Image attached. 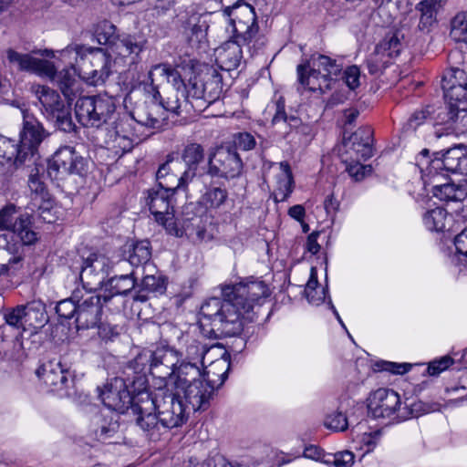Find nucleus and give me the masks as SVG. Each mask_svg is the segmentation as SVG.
Segmentation results:
<instances>
[{
  "instance_id": "obj_59",
  "label": "nucleus",
  "mask_w": 467,
  "mask_h": 467,
  "mask_svg": "<svg viewBox=\"0 0 467 467\" xmlns=\"http://www.w3.org/2000/svg\"><path fill=\"white\" fill-rule=\"evenodd\" d=\"M160 110L159 106H152L149 109L148 113L145 117H141L138 121L141 124L153 129H159L161 127L165 118L156 116L155 113Z\"/></svg>"
},
{
  "instance_id": "obj_46",
  "label": "nucleus",
  "mask_w": 467,
  "mask_h": 467,
  "mask_svg": "<svg viewBox=\"0 0 467 467\" xmlns=\"http://www.w3.org/2000/svg\"><path fill=\"white\" fill-rule=\"evenodd\" d=\"M24 305H18L15 307L7 308L4 312V319L6 325L16 329L19 335L26 331L25 320Z\"/></svg>"
},
{
  "instance_id": "obj_12",
  "label": "nucleus",
  "mask_w": 467,
  "mask_h": 467,
  "mask_svg": "<svg viewBox=\"0 0 467 467\" xmlns=\"http://www.w3.org/2000/svg\"><path fill=\"white\" fill-rule=\"evenodd\" d=\"M114 112L115 104L109 97H81L75 105L76 117L86 127H100L111 119Z\"/></svg>"
},
{
  "instance_id": "obj_30",
  "label": "nucleus",
  "mask_w": 467,
  "mask_h": 467,
  "mask_svg": "<svg viewBox=\"0 0 467 467\" xmlns=\"http://www.w3.org/2000/svg\"><path fill=\"white\" fill-rule=\"evenodd\" d=\"M145 39L142 36L122 35L118 37L113 45L112 53L122 58H130V63L133 64L140 53L145 47Z\"/></svg>"
},
{
  "instance_id": "obj_27",
  "label": "nucleus",
  "mask_w": 467,
  "mask_h": 467,
  "mask_svg": "<svg viewBox=\"0 0 467 467\" xmlns=\"http://www.w3.org/2000/svg\"><path fill=\"white\" fill-rule=\"evenodd\" d=\"M443 177H425L422 178L425 185L432 188L433 195L443 202H462L467 196L466 186L462 183L455 184L453 182L442 183Z\"/></svg>"
},
{
  "instance_id": "obj_10",
  "label": "nucleus",
  "mask_w": 467,
  "mask_h": 467,
  "mask_svg": "<svg viewBox=\"0 0 467 467\" xmlns=\"http://www.w3.org/2000/svg\"><path fill=\"white\" fill-rule=\"evenodd\" d=\"M178 351L173 348L163 346L151 351L149 358V369L155 379L154 386L157 389L172 387L177 382L179 362Z\"/></svg>"
},
{
  "instance_id": "obj_35",
  "label": "nucleus",
  "mask_w": 467,
  "mask_h": 467,
  "mask_svg": "<svg viewBox=\"0 0 467 467\" xmlns=\"http://www.w3.org/2000/svg\"><path fill=\"white\" fill-rule=\"evenodd\" d=\"M135 284L134 272L111 277L105 285V292L108 291L109 294L102 295L104 302L114 296L127 295L135 287Z\"/></svg>"
},
{
  "instance_id": "obj_54",
  "label": "nucleus",
  "mask_w": 467,
  "mask_h": 467,
  "mask_svg": "<svg viewBox=\"0 0 467 467\" xmlns=\"http://www.w3.org/2000/svg\"><path fill=\"white\" fill-rule=\"evenodd\" d=\"M324 425L332 431H343L348 429V422L347 416L342 411L337 410L326 417Z\"/></svg>"
},
{
  "instance_id": "obj_6",
  "label": "nucleus",
  "mask_w": 467,
  "mask_h": 467,
  "mask_svg": "<svg viewBox=\"0 0 467 467\" xmlns=\"http://www.w3.org/2000/svg\"><path fill=\"white\" fill-rule=\"evenodd\" d=\"M223 16L229 18L233 37L242 41L252 54L265 47L266 39L259 34L255 11L251 5L242 0L237 1L234 5L224 8Z\"/></svg>"
},
{
  "instance_id": "obj_37",
  "label": "nucleus",
  "mask_w": 467,
  "mask_h": 467,
  "mask_svg": "<svg viewBox=\"0 0 467 467\" xmlns=\"http://www.w3.org/2000/svg\"><path fill=\"white\" fill-rule=\"evenodd\" d=\"M34 89L47 117L66 106L59 94L49 87L36 86L34 87Z\"/></svg>"
},
{
  "instance_id": "obj_9",
  "label": "nucleus",
  "mask_w": 467,
  "mask_h": 467,
  "mask_svg": "<svg viewBox=\"0 0 467 467\" xmlns=\"http://www.w3.org/2000/svg\"><path fill=\"white\" fill-rule=\"evenodd\" d=\"M160 175L159 168L156 172L158 184L147 191L145 203L154 215L155 220L163 225L170 234L182 237L184 230L179 228L172 212H170L171 209L172 210L171 198L176 192L182 191L186 192L188 190L185 187L165 184L164 179H161Z\"/></svg>"
},
{
  "instance_id": "obj_13",
  "label": "nucleus",
  "mask_w": 467,
  "mask_h": 467,
  "mask_svg": "<svg viewBox=\"0 0 467 467\" xmlns=\"http://www.w3.org/2000/svg\"><path fill=\"white\" fill-rule=\"evenodd\" d=\"M445 99L451 114L467 111V76L462 69L447 70L441 80Z\"/></svg>"
},
{
  "instance_id": "obj_53",
  "label": "nucleus",
  "mask_w": 467,
  "mask_h": 467,
  "mask_svg": "<svg viewBox=\"0 0 467 467\" xmlns=\"http://www.w3.org/2000/svg\"><path fill=\"white\" fill-rule=\"evenodd\" d=\"M78 304V303L71 297L60 300L56 306V312L62 319H76Z\"/></svg>"
},
{
  "instance_id": "obj_7",
  "label": "nucleus",
  "mask_w": 467,
  "mask_h": 467,
  "mask_svg": "<svg viewBox=\"0 0 467 467\" xmlns=\"http://www.w3.org/2000/svg\"><path fill=\"white\" fill-rule=\"evenodd\" d=\"M6 58L18 70L34 72L56 82L67 99H71L78 91V82L71 76L69 70H61L57 73L54 64L48 60L19 53L11 48L6 50Z\"/></svg>"
},
{
  "instance_id": "obj_11",
  "label": "nucleus",
  "mask_w": 467,
  "mask_h": 467,
  "mask_svg": "<svg viewBox=\"0 0 467 467\" xmlns=\"http://www.w3.org/2000/svg\"><path fill=\"white\" fill-rule=\"evenodd\" d=\"M171 388L193 411L207 410L215 391L214 385L206 382L203 374L193 378L178 375L177 382Z\"/></svg>"
},
{
  "instance_id": "obj_14",
  "label": "nucleus",
  "mask_w": 467,
  "mask_h": 467,
  "mask_svg": "<svg viewBox=\"0 0 467 467\" xmlns=\"http://www.w3.org/2000/svg\"><path fill=\"white\" fill-rule=\"evenodd\" d=\"M272 124L285 139L295 143H307L312 139V130L296 116H287L285 111V103L279 99L275 104V113Z\"/></svg>"
},
{
  "instance_id": "obj_8",
  "label": "nucleus",
  "mask_w": 467,
  "mask_h": 467,
  "mask_svg": "<svg viewBox=\"0 0 467 467\" xmlns=\"http://www.w3.org/2000/svg\"><path fill=\"white\" fill-rule=\"evenodd\" d=\"M341 66L325 55H313L306 63L297 66L299 83L310 91L326 93L335 88Z\"/></svg>"
},
{
  "instance_id": "obj_20",
  "label": "nucleus",
  "mask_w": 467,
  "mask_h": 467,
  "mask_svg": "<svg viewBox=\"0 0 467 467\" xmlns=\"http://www.w3.org/2000/svg\"><path fill=\"white\" fill-rule=\"evenodd\" d=\"M47 136L43 125L35 116L26 111L23 112V130L20 132L18 147L20 152L26 159L29 155L33 156L41 142Z\"/></svg>"
},
{
  "instance_id": "obj_15",
  "label": "nucleus",
  "mask_w": 467,
  "mask_h": 467,
  "mask_svg": "<svg viewBox=\"0 0 467 467\" xmlns=\"http://www.w3.org/2000/svg\"><path fill=\"white\" fill-rule=\"evenodd\" d=\"M85 159L78 153L73 147L64 146L59 148L48 162L47 171L49 176L62 179L66 175H83L86 171Z\"/></svg>"
},
{
  "instance_id": "obj_32",
  "label": "nucleus",
  "mask_w": 467,
  "mask_h": 467,
  "mask_svg": "<svg viewBox=\"0 0 467 467\" xmlns=\"http://www.w3.org/2000/svg\"><path fill=\"white\" fill-rule=\"evenodd\" d=\"M26 331L32 334L42 328L48 322V315L45 304L40 300H34L24 305Z\"/></svg>"
},
{
  "instance_id": "obj_49",
  "label": "nucleus",
  "mask_w": 467,
  "mask_h": 467,
  "mask_svg": "<svg viewBox=\"0 0 467 467\" xmlns=\"http://www.w3.org/2000/svg\"><path fill=\"white\" fill-rule=\"evenodd\" d=\"M451 36L456 42L467 43V13L459 14L453 18Z\"/></svg>"
},
{
  "instance_id": "obj_1",
  "label": "nucleus",
  "mask_w": 467,
  "mask_h": 467,
  "mask_svg": "<svg viewBox=\"0 0 467 467\" xmlns=\"http://www.w3.org/2000/svg\"><path fill=\"white\" fill-rule=\"evenodd\" d=\"M223 298L212 297L201 307L202 320L210 321L212 329L223 336L239 335L245 321L254 318V308L268 296L265 282L249 280L227 285L222 289Z\"/></svg>"
},
{
  "instance_id": "obj_17",
  "label": "nucleus",
  "mask_w": 467,
  "mask_h": 467,
  "mask_svg": "<svg viewBox=\"0 0 467 467\" xmlns=\"http://www.w3.org/2000/svg\"><path fill=\"white\" fill-rule=\"evenodd\" d=\"M98 390L99 399L109 410L119 413L130 410L132 398L126 379L114 378Z\"/></svg>"
},
{
  "instance_id": "obj_22",
  "label": "nucleus",
  "mask_w": 467,
  "mask_h": 467,
  "mask_svg": "<svg viewBox=\"0 0 467 467\" xmlns=\"http://www.w3.org/2000/svg\"><path fill=\"white\" fill-rule=\"evenodd\" d=\"M209 351L207 347L197 340L191 341L184 351H178L181 363L179 375L201 377L203 374L205 354Z\"/></svg>"
},
{
  "instance_id": "obj_48",
  "label": "nucleus",
  "mask_w": 467,
  "mask_h": 467,
  "mask_svg": "<svg viewBox=\"0 0 467 467\" xmlns=\"http://www.w3.org/2000/svg\"><path fill=\"white\" fill-rule=\"evenodd\" d=\"M116 26L109 21H103L96 31L97 40L100 45H109L113 49V45L120 36L116 35Z\"/></svg>"
},
{
  "instance_id": "obj_51",
  "label": "nucleus",
  "mask_w": 467,
  "mask_h": 467,
  "mask_svg": "<svg viewBox=\"0 0 467 467\" xmlns=\"http://www.w3.org/2000/svg\"><path fill=\"white\" fill-rule=\"evenodd\" d=\"M51 119L55 120L56 125L60 130L65 132H70L74 130V124L72 122L70 107L68 105L64 106L58 111L49 116Z\"/></svg>"
},
{
  "instance_id": "obj_60",
  "label": "nucleus",
  "mask_w": 467,
  "mask_h": 467,
  "mask_svg": "<svg viewBox=\"0 0 467 467\" xmlns=\"http://www.w3.org/2000/svg\"><path fill=\"white\" fill-rule=\"evenodd\" d=\"M453 364L450 356H443L429 363L427 371L431 376H437Z\"/></svg>"
},
{
  "instance_id": "obj_19",
  "label": "nucleus",
  "mask_w": 467,
  "mask_h": 467,
  "mask_svg": "<svg viewBox=\"0 0 467 467\" xmlns=\"http://www.w3.org/2000/svg\"><path fill=\"white\" fill-rule=\"evenodd\" d=\"M110 268V261L107 256L91 254L84 259L80 272V279L84 287L88 290H96L100 287Z\"/></svg>"
},
{
  "instance_id": "obj_29",
  "label": "nucleus",
  "mask_w": 467,
  "mask_h": 467,
  "mask_svg": "<svg viewBox=\"0 0 467 467\" xmlns=\"http://www.w3.org/2000/svg\"><path fill=\"white\" fill-rule=\"evenodd\" d=\"M372 130L369 127L359 128L345 142L346 147L353 150L356 161H366L372 156Z\"/></svg>"
},
{
  "instance_id": "obj_63",
  "label": "nucleus",
  "mask_w": 467,
  "mask_h": 467,
  "mask_svg": "<svg viewBox=\"0 0 467 467\" xmlns=\"http://www.w3.org/2000/svg\"><path fill=\"white\" fill-rule=\"evenodd\" d=\"M28 187L32 192L31 198H45L48 192L46 190L45 183L37 174H31L28 180Z\"/></svg>"
},
{
  "instance_id": "obj_25",
  "label": "nucleus",
  "mask_w": 467,
  "mask_h": 467,
  "mask_svg": "<svg viewBox=\"0 0 467 467\" xmlns=\"http://www.w3.org/2000/svg\"><path fill=\"white\" fill-rule=\"evenodd\" d=\"M104 303L102 295H90L78 303L75 322L77 328L96 327L100 321Z\"/></svg>"
},
{
  "instance_id": "obj_42",
  "label": "nucleus",
  "mask_w": 467,
  "mask_h": 467,
  "mask_svg": "<svg viewBox=\"0 0 467 467\" xmlns=\"http://www.w3.org/2000/svg\"><path fill=\"white\" fill-rule=\"evenodd\" d=\"M305 293L308 302L315 306L322 304L327 297V289L318 286L316 267H311L310 269V276L306 283Z\"/></svg>"
},
{
  "instance_id": "obj_5",
  "label": "nucleus",
  "mask_w": 467,
  "mask_h": 467,
  "mask_svg": "<svg viewBox=\"0 0 467 467\" xmlns=\"http://www.w3.org/2000/svg\"><path fill=\"white\" fill-rule=\"evenodd\" d=\"M204 162V150L198 143L188 144L180 158L169 157L160 168V177L165 184L185 187L200 174V165Z\"/></svg>"
},
{
  "instance_id": "obj_58",
  "label": "nucleus",
  "mask_w": 467,
  "mask_h": 467,
  "mask_svg": "<svg viewBox=\"0 0 467 467\" xmlns=\"http://www.w3.org/2000/svg\"><path fill=\"white\" fill-rule=\"evenodd\" d=\"M380 431H375L369 433H363L359 436L360 449L364 450V453L372 451L380 439Z\"/></svg>"
},
{
  "instance_id": "obj_3",
  "label": "nucleus",
  "mask_w": 467,
  "mask_h": 467,
  "mask_svg": "<svg viewBox=\"0 0 467 467\" xmlns=\"http://www.w3.org/2000/svg\"><path fill=\"white\" fill-rule=\"evenodd\" d=\"M143 414L136 418L137 424L150 436L160 433L161 429H172L182 425L189 415L188 408L176 392L160 388L154 392V399L145 395L140 400Z\"/></svg>"
},
{
  "instance_id": "obj_52",
  "label": "nucleus",
  "mask_w": 467,
  "mask_h": 467,
  "mask_svg": "<svg viewBox=\"0 0 467 467\" xmlns=\"http://www.w3.org/2000/svg\"><path fill=\"white\" fill-rule=\"evenodd\" d=\"M389 64V59L386 55L378 50L376 47L375 51L367 59L368 69L370 74L376 75L382 71Z\"/></svg>"
},
{
  "instance_id": "obj_45",
  "label": "nucleus",
  "mask_w": 467,
  "mask_h": 467,
  "mask_svg": "<svg viewBox=\"0 0 467 467\" xmlns=\"http://www.w3.org/2000/svg\"><path fill=\"white\" fill-rule=\"evenodd\" d=\"M432 409L420 400L407 399L404 406L399 410V421L406 420L410 418H418L423 414L429 413Z\"/></svg>"
},
{
  "instance_id": "obj_18",
  "label": "nucleus",
  "mask_w": 467,
  "mask_h": 467,
  "mask_svg": "<svg viewBox=\"0 0 467 467\" xmlns=\"http://www.w3.org/2000/svg\"><path fill=\"white\" fill-rule=\"evenodd\" d=\"M401 408L400 395L389 389H379L370 393L368 399V410L375 418H388L399 421V410Z\"/></svg>"
},
{
  "instance_id": "obj_24",
  "label": "nucleus",
  "mask_w": 467,
  "mask_h": 467,
  "mask_svg": "<svg viewBox=\"0 0 467 467\" xmlns=\"http://www.w3.org/2000/svg\"><path fill=\"white\" fill-rule=\"evenodd\" d=\"M37 376L50 391L60 398L67 396L68 371L62 367L58 360H49L37 370Z\"/></svg>"
},
{
  "instance_id": "obj_40",
  "label": "nucleus",
  "mask_w": 467,
  "mask_h": 467,
  "mask_svg": "<svg viewBox=\"0 0 467 467\" xmlns=\"http://www.w3.org/2000/svg\"><path fill=\"white\" fill-rule=\"evenodd\" d=\"M26 161L23 153L14 140L4 139L0 140V169L5 171V167L11 162L22 164Z\"/></svg>"
},
{
  "instance_id": "obj_43",
  "label": "nucleus",
  "mask_w": 467,
  "mask_h": 467,
  "mask_svg": "<svg viewBox=\"0 0 467 467\" xmlns=\"http://www.w3.org/2000/svg\"><path fill=\"white\" fill-rule=\"evenodd\" d=\"M171 68V65L167 63H161L152 66L149 71L147 84L151 87V89L154 92V98L161 97L158 88L169 78Z\"/></svg>"
},
{
  "instance_id": "obj_16",
  "label": "nucleus",
  "mask_w": 467,
  "mask_h": 467,
  "mask_svg": "<svg viewBox=\"0 0 467 467\" xmlns=\"http://www.w3.org/2000/svg\"><path fill=\"white\" fill-rule=\"evenodd\" d=\"M243 170V161L235 149L221 147L208 159V173L211 176L233 179Z\"/></svg>"
},
{
  "instance_id": "obj_34",
  "label": "nucleus",
  "mask_w": 467,
  "mask_h": 467,
  "mask_svg": "<svg viewBox=\"0 0 467 467\" xmlns=\"http://www.w3.org/2000/svg\"><path fill=\"white\" fill-rule=\"evenodd\" d=\"M425 227L431 232L442 233L451 230L453 218L442 207H435L427 211L422 217Z\"/></svg>"
},
{
  "instance_id": "obj_28",
  "label": "nucleus",
  "mask_w": 467,
  "mask_h": 467,
  "mask_svg": "<svg viewBox=\"0 0 467 467\" xmlns=\"http://www.w3.org/2000/svg\"><path fill=\"white\" fill-rule=\"evenodd\" d=\"M242 46H244L242 41L233 37L215 49L216 61L222 69L231 71L240 66L243 58Z\"/></svg>"
},
{
  "instance_id": "obj_21",
  "label": "nucleus",
  "mask_w": 467,
  "mask_h": 467,
  "mask_svg": "<svg viewBox=\"0 0 467 467\" xmlns=\"http://www.w3.org/2000/svg\"><path fill=\"white\" fill-rule=\"evenodd\" d=\"M465 157V153L460 149H450L443 155L442 158H435L423 168L424 162L419 161V166L421 171L422 178L425 177H443L441 171H446L452 174H460L462 162Z\"/></svg>"
},
{
  "instance_id": "obj_44",
  "label": "nucleus",
  "mask_w": 467,
  "mask_h": 467,
  "mask_svg": "<svg viewBox=\"0 0 467 467\" xmlns=\"http://www.w3.org/2000/svg\"><path fill=\"white\" fill-rule=\"evenodd\" d=\"M445 2L446 0H423L418 5L417 9L421 14L420 26L422 28H427L434 23L438 9Z\"/></svg>"
},
{
  "instance_id": "obj_4",
  "label": "nucleus",
  "mask_w": 467,
  "mask_h": 467,
  "mask_svg": "<svg viewBox=\"0 0 467 467\" xmlns=\"http://www.w3.org/2000/svg\"><path fill=\"white\" fill-rule=\"evenodd\" d=\"M59 59L70 66L71 76L78 82V91L72 97L71 101L80 91L79 78L89 86H101L112 73L111 55L101 47H91L83 45H69L59 52Z\"/></svg>"
},
{
  "instance_id": "obj_38",
  "label": "nucleus",
  "mask_w": 467,
  "mask_h": 467,
  "mask_svg": "<svg viewBox=\"0 0 467 467\" xmlns=\"http://www.w3.org/2000/svg\"><path fill=\"white\" fill-rule=\"evenodd\" d=\"M124 253L128 254V261L132 266L147 265L151 256L150 243L147 240L127 243Z\"/></svg>"
},
{
  "instance_id": "obj_23",
  "label": "nucleus",
  "mask_w": 467,
  "mask_h": 467,
  "mask_svg": "<svg viewBox=\"0 0 467 467\" xmlns=\"http://www.w3.org/2000/svg\"><path fill=\"white\" fill-rule=\"evenodd\" d=\"M131 119L125 116L116 119L107 128L106 143L116 151H130L133 147Z\"/></svg>"
},
{
  "instance_id": "obj_57",
  "label": "nucleus",
  "mask_w": 467,
  "mask_h": 467,
  "mask_svg": "<svg viewBox=\"0 0 467 467\" xmlns=\"http://www.w3.org/2000/svg\"><path fill=\"white\" fill-rule=\"evenodd\" d=\"M431 115L430 107L426 109L416 110L404 124L403 129L406 131L415 130L420 125H421L427 118Z\"/></svg>"
},
{
  "instance_id": "obj_61",
  "label": "nucleus",
  "mask_w": 467,
  "mask_h": 467,
  "mask_svg": "<svg viewBox=\"0 0 467 467\" xmlns=\"http://www.w3.org/2000/svg\"><path fill=\"white\" fill-rule=\"evenodd\" d=\"M208 25L202 17H199L197 22L192 25L191 29L190 41L202 42L206 38Z\"/></svg>"
},
{
  "instance_id": "obj_26",
  "label": "nucleus",
  "mask_w": 467,
  "mask_h": 467,
  "mask_svg": "<svg viewBox=\"0 0 467 467\" xmlns=\"http://www.w3.org/2000/svg\"><path fill=\"white\" fill-rule=\"evenodd\" d=\"M193 92L191 94L193 98L203 99L209 103L217 100L223 91L222 76L216 68L207 67L203 74L202 83L198 85L195 81L192 83Z\"/></svg>"
},
{
  "instance_id": "obj_47",
  "label": "nucleus",
  "mask_w": 467,
  "mask_h": 467,
  "mask_svg": "<svg viewBox=\"0 0 467 467\" xmlns=\"http://www.w3.org/2000/svg\"><path fill=\"white\" fill-rule=\"evenodd\" d=\"M180 229H183V235H187L190 237H195L196 241L203 242L211 240L212 236L207 233L203 224H202V221L200 218H192L191 220H186L183 222L182 226H179Z\"/></svg>"
},
{
  "instance_id": "obj_41",
  "label": "nucleus",
  "mask_w": 467,
  "mask_h": 467,
  "mask_svg": "<svg viewBox=\"0 0 467 467\" xmlns=\"http://www.w3.org/2000/svg\"><path fill=\"white\" fill-rule=\"evenodd\" d=\"M403 39L404 35L399 30L389 33L377 46L378 50L384 53L389 59L396 57L404 47Z\"/></svg>"
},
{
  "instance_id": "obj_39",
  "label": "nucleus",
  "mask_w": 467,
  "mask_h": 467,
  "mask_svg": "<svg viewBox=\"0 0 467 467\" xmlns=\"http://www.w3.org/2000/svg\"><path fill=\"white\" fill-rule=\"evenodd\" d=\"M230 369V362L225 358H221L213 361L209 368L203 365V379L206 382L214 385V389L221 387L227 379Z\"/></svg>"
},
{
  "instance_id": "obj_33",
  "label": "nucleus",
  "mask_w": 467,
  "mask_h": 467,
  "mask_svg": "<svg viewBox=\"0 0 467 467\" xmlns=\"http://www.w3.org/2000/svg\"><path fill=\"white\" fill-rule=\"evenodd\" d=\"M278 172L275 175L276 187L274 191L275 202H285L291 195L294 188V180L291 168L287 162L275 164Z\"/></svg>"
},
{
  "instance_id": "obj_55",
  "label": "nucleus",
  "mask_w": 467,
  "mask_h": 467,
  "mask_svg": "<svg viewBox=\"0 0 467 467\" xmlns=\"http://www.w3.org/2000/svg\"><path fill=\"white\" fill-rule=\"evenodd\" d=\"M97 424L99 425L95 429V434L99 440L111 437L119 429L117 420H110L108 421L106 419H98Z\"/></svg>"
},
{
  "instance_id": "obj_50",
  "label": "nucleus",
  "mask_w": 467,
  "mask_h": 467,
  "mask_svg": "<svg viewBox=\"0 0 467 467\" xmlns=\"http://www.w3.org/2000/svg\"><path fill=\"white\" fill-rule=\"evenodd\" d=\"M30 205L31 210L36 212L45 222H52V217L50 216L52 201L48 193L45 195V198H31Z\"/></svg>"
},
{
  "instance_id": "obj_36",
  "label": "nucleus",
  "mask_w": 467,
  "mask_h": 467,
  "mask_svg": "<svg viewBox=\"0 0 467 467\" xmlns=\"http://www.w3.org/2000/svg\"><path fill=\"white\" fill-rule=\"evenodd\" d=\"M166 278L161 274L146 275L134 299L144 302L148 299L147 294L162 295L166 291Z\"/></svg>"
},
{
  "instance_id": "obj_31",
  "label": "nucleus",
  "mask_w": 467,
  "mask_h": 467,
  "mask_svg": "<svg viewBox=\"0 0 467 467\" xmlns=\"http://www.w3.org/2000/svg\"><path fill=\"white\" fill-rule=\"evenodd\" d=\"M126 380L128 382L132 398L130 412L134 415H137V417L142 416V405L144 403L140 400H142L145 395L148 396V399L153 400L154 393L149 391L147 379L143 374H136L132 379L129 378Z\"/></svg>"
},
{
  "instance_id": "obj_64",
  "label": "nucleus",
  "mask_w": 467,
  "mask_h": 467,
  "mask_svg": "<svg viewBox=\"0 0 467 467\" xmlns=\"http://www.w3.org/2000/svg\"><path fill=\"white\" fill-rule=\"evenodd\" d=\"M97 326L99 337L103 340H112L119 334V327L110 323L99 322Z\"/></svg>"
},
{
  "instance_id": "obj_62",
  "label": "nucleus",
  "mask_w": 467,
  "mask_h": 467,
  "mask_svg": "<svg viewBox=\"0 0 467 467\" xmlns=\"http://www.w3.org/2000/svg\"><path fill=\"white\" fill-rule=\"evenodd\" d=\"M360 71L357 66H350L343 73V80L350 90L359 86Z\"/></svg>"
},
{
  "instance_id": "obj_56",
  "label": "nucleus",
  "mask_w": 467,
  "mask_h": 467,
  "mask_svg": "<svg viewBox=\"0 0 467 467\" xmlns=\"http://www.w3.org/2000/svg\"><path fill=\"white\" fill-rule=\"evenodd\" d=\"M227 197L225 190L221 188H213L208 191L203 196V202L212 208L219 207L223 204Z\"/></svg>"
},
{
  "instance_id": "obj_2",
  "label": "nucleus",
  "mask_w": 467,
  "mask_h": 467,
  "mask_svg": "<svg viewBox=\"0 0 467 467\" xmlns=\"http://www.w3.org/2000/svg\"><path fill=\"white\" fill-rule=\"evenodd\" d=\"M0 230L6 231L0 234V275H13L22 267V248L35 244L39 235L31 216L18 213L14 204L0 210Z\"/></svg>"
}]
</instances>
